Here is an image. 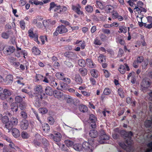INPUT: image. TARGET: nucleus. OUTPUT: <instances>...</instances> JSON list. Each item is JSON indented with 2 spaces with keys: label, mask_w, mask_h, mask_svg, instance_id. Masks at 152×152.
Wrapping results in <instances>:
<instances>
[{
  "label": "nucleus",
  "mask_w": 152,
  "mask_h": 152,
  "mask_svg": "<svg viewBox=\"0 0 152 152\" xmlns=\"http://www.w3.org/2000/svg\"><path fill=\"white\" fill-rule=\"evenodd\" d=\"M126 135L125 136L127 137L128 139L126 140V143L128 145L127 146L124 143L120 142L119 143L120 146L122 148L126 150L128 152H129L130 150V145L132 143V140H131V137L133 135V133L131 132H127L125 131L123 132Z\"/></svg>",
  "instance_id": "nucleus-1"
},
{
  "label": "nucleus",
  "mask_w": 152,
  "mask_h": 152,
  "mask_svg": "<svg viewBox=\"0 0 152 152\" xmlns=\"http://www.w3.org/2000/svg\"><path fill=\"white\" fill-rule=\"evenodd\" d=\"M97 145V144L94 140V139L89 140L88 142H84L82 146L83 150H86L87 152H92L94 148Z\"/></svg>",
  "instance_id": "nucleus-2"
},
{
  "label": "nucleus",
  "mask_w": 152,
  "mask_h": 152,
  "mask_svg": "<svg viewBox=\"0 0 152 152\" xmlns=\"http://www.w3.org/2000/svg\"><path fill=\"white\" fill-rule=\"evenodd\" d=\"M101 133L102 135L99 137L98 140V142L101 144L109 143V142L108 140L109 139V136L105 134L104 130H101Z\"/></svg>",
  "instance_id": "nucleus-3"
},
{
  "label": "nucleus",
  "mask_w": 152,
  "mask_h": 152,
  "mask_svg": "<svg viewBox=\"0 0 152 152\" xmlns=\"http://www.w3.org/2000/svg\"><path fill=\"white\" fill-rule=\"evenodd\" d=\"M72 9L79 15H83V12L81 10V7L79 4L72 5Z\"/></svg>",
  "instance_id": "nucleus-4"
},
{
  "label": "nucleus",
  "mask_w": 152,
  "mask_h": 152,
  "mask_svg": "<svg viewBox=\"0 0 152 152\" xmlns=\"http://www.w3.org/2000/svg\"><path fill=\"white\" fill-rule=\"evenodd\" d=\"M151 83L147 79H144L141 83V89L143 91H145V89L149 87L150 86Z\"/></svg>",
  "instance_id": "nucleus-5"
},
{
  "label": "nucleus",
  "mask_w": 152,
  "mask_h": 152,
  "mask_svg": "<svg viewBox=\"0 0 152 152\" xmlns=\"http://www.w3.org/2000/svg\"><path fill=\"white\" fill-rule=\"evenodd\" d=\"M64 55L73 61H75L77 58L76 54L71 52H66L65 53Z\"/></svg>",
  "instance_id": "nucleus-6"
},
{
  "label": "nucleus",
  "mask_w": 152,
  "mask_h": 152,
  "mask_svg": "<svg viewBox=\"0 0 152 152\" xmlns=\"http://www.w3.org/2000/svg\"><path fill=\"white\" fill-rule=\"evenodd\" d=\"M50 136L53 139L54 141L56 142H59L61 140L62 135L61 134L58 132L54 133V135L51 134Z\"/></svg>",
  "instance_id": "nucleus-7"
},
{
  "label": "nucleus",
  "mask_w": 152,
  "mask_h": 152,
  "mask_svg": "<svg viewBox=\"0 0 152 152\" xmlns=\"http://www.w3.org/2000/svg\"><path fill=\"white\" fill-rule=\"evenodd\" d=\"M3 50L4 53L5 54L9 55L14 52L15 48L13 46H9L7 47L5 49L4 48Z\"/></svg>",
  "instance_id": "nucleus-8"
},
{
  "label": "nucleus",
  "mask_w": 152,
  "mask_h": 152,
  "mask_svg": "<svg viewBox=\"0 0 152 152\" xmlns=\"http://www.w3.org/2000/svg\"><path fill=\"white\" fill-rule=\"evenodd\" d=\"M13 80V76L12 75H7L4 79V82L6 85H10L12 83Z\"/></svg>",
  "instance_id": "nucleus-9"
},
{
  "label": "nucleus",
  "mask_w": 152,
  "mask_h": 152,
  "mask_svg": "<svg viewBox=\"0 0 152 152\" xmlns=\"http://www.w3.org/2000/svg\"><path fill=\"white\" fill-rule=\"evenodd\" d=\"M124 65L125 66L122 65H121L118 69L119 71L122 74H124L126 70L127 71H129L130 70L129 67L126 64H125Z\"/></svg>",
  "instance_id": "nucleus-10"
},
{
  "label": "nucleus",
  "mask_w": 152,
  "mask_h": 152,
  "mask_svg": "<svg viewBox=\"0 0 152 152\" xmlns=\"http://www.w3.org/2000/svg\"><path fill=\"white\" fill-rule=\"evenodd\" d=\"M57 31H58L60 34H62L67 32L68 30L65 26L61 25L57 28Z\"/></svg>",
  "instance_id": "nucleus-11"
},
{
  "label": "nucleus",
  "mask_w": 152,
  "mask_h": 152,
  "mask_svg": "<svg viewBox=\"0 0 152 152\" xmlns=\"http://www.w3.org/2000/svg\"><path fill=\"white\" fill-rule=\"evenodd\" d=\"M89 119L91 122L93 123L91 124V126L92 128H95L96 126V123L97 121L96 117L93 114H92L90 115Z\"/></svg>",
  "instance_id": "nucleus-12"
},
{
  "label": "nucleus",
  "mask_w": 152,
  "mask_h": 152,
  "mask_svg": "<svg viewBox=\"0 0 152 152\" xmlns=\"http://www.w3.org/2000/svg\"><path fill=\"white\" fill-rule=\"evenodd\" d=\"M28 125V121L26 120H24L21 122L20 127L22 129L25 130L27 128Z\"/></svg>",
  "instance_id": "nucleus-13"
},
{
  "label": "nucleus",
  "mask_w": 152,
  "mask_h": 152,
  "mask_svg": "<svg viewBox=\"0 0 152 152\" xmlns=\"http://www.w3.org/2000/svg\"><path fill=\"white\" fill-rule=\"evenodd\" d=\"M45 91L47 95L52 96L53 94L54 91L51 87L47 86L45 89Z\"/></svg>",
  "instance_id": "nucleus-14"
},
{
  "label": "nucleus",
  "mask_w": 152,
  "mask_h": 152,
  "mask_svg": "<svg viewBox=\"0 0 152 152\" xmlns=\"http://www.w3.org/2000/svg\"><path fill=\"white\" fill-rule=\"evenodd\" d=\"M50 23L54 24L55 23V21H50V20H44L43 21V24L45 28H47L49 25Z\"/></svg>",
  "instance_id": "nucleus-15"
},
{
  "label": "nucleus",
  "mask_w": 152,
  "mask_h": 152,
  "mask_svg": "<svg viewBox=\"0 0 152 152\" xmlns=\"http://www.w3.org/2000/svg\"><path fill=\"white\" fill-rule=\"evenodd\" d=\"M90 73L91 75L95 78L98 77L99 76V72L98 71L94 69H91L90 70Z\"/></svg>",
  "instance_id": "nucleus-16"
},
{
  "label": "nucleus",
  "mask_w": 152,
  "mask_h": 152,
  "mask_svg": "<svg viewBox=\"0 0 152 152\" xmlns=\"http://www.w3.org/2000/svg\"><path fill=\"white\" fill-rule=\"evenodd\" d=\"M34 90L37 93L41 94L43 91L42 86L40 85H37L35 86Z\"/></svg>",
  "instance_id": "nucleus-17"
},
{
  "label": "nucleus",
  "mask_w": 152,
  "mask_h": 152,
  "mask_svg": "<svg viewBox=\"0 0 152 152\" xmlns=\"http://www.w3.org/2000/svg\"><path fill=\"white\" fill-rule=\"evenodd\" d=\"M87 66L91 68H93L96 66V65L92 62L91 59H87L86 60Z\"/></svg>",
  "instance_id": "nucleus-18"
},
{
  "label": "nucleus",
  "mask_w": 152,
  "mask_h": 152,
  "mask_svg": "<svg viewBox=\"0 0 152 152\" xmlns=\"http://www.w3.org/2000/svg\"><path fill=\"white\" fill-rule=\"evenodd\" d=\"M11 109L13 111L17 112L18 109V106L16 102L12 103L10 105Z\"/></svg>",
  "instance_id": "nucleus-19"
},
{
  "label": "nucleus",
  "mask_w": 152,
  "mask_h": 152,
  "mask_svg": "<svg viewBox=\"0 0 152 152\" xmlns=\"http://www.w3.org/2000/svg\"><path fill=\"white\" fill-rule=\"evenodd\" d=\"M32 51L33 54L36 55H39L41 53L40 50L35 46L32 48Z\"/></svg>",
  "instance_id": "nucleus-20"
},
{
  "label": "nucleus",
  "mask_w": 152,
  "mask_h": 152,
  "mask_svg": "<svg viewBox=\"0 0 152 152\" xmlns=\"http://www.w3.org/2000/svg\"><path fill=\"white\" fill-rule=\"evenodd\" d=\"M12 134L14 137H17L19 136L20 133L17 129L14 128L12 130Z\"/></svg>",
  "instance_id": "nucleus-21"
},
{
  "label": "nucleus",
  "mask_w": 152,
  "mask_h": 152,
  "mask_svg": "<svg viewBox=\"0 0 152 152\" xmlns=\"http://www.w3.org/2000/svg\"><path fill=\"white\" fill-rule=\"evenodd\" d=\"M89 134L92 138H94L97 136L98 133L94 129H93L90 131Z\"/></svg>",
  "instance_id": "nucleus-22"
},
{
  "label": "nucleus",
  "mask_w": 152,
  "mask_h": 152,
  "mask_svg": "<svg viewBox=\"0 0 152 152\" xmlns=\"http://www.w3.org/2000/svg\"><path fill=\"white\" fill-rule=\"evenodd\" d=\"M73 148L76 151H80L83 150L82 145L80 144H75L73 145Z\"/></svg>",
  "instance_id": "nucleus-23"
},
{
  "label": "nucleus",
  "mask_w": 152,
  "mask_h": 152,
  "mask_svg": "<svg viewBox=\"0 0 152 152\" xmlns=\"http://www.w3.org/2000/svg\"><path fill=\"white\" fill-rule=\"evenodd\" d=\"M105 10L107 13L110 12L114 10V7L111 5H107L105 7Z\"/></svg>",
  "instance_id": "nucleus-24"
},
{
  "label": "nucleus",
  "mask_w": 152,
  "mask_h": 152,
  "mask_svg": "<svg viewBox=\"0 0 152 152\" xmlns=\"http://www.w3.org/2000/svg\"><path fill=\"white\" fill-rule=\"evenodd\" d=\"M53 95L55 97L57 98H60L62 95L60 91L57 90L54 91Z\"/></svg>",
  "instance_id": "nucleus-25"
},
{
  "label": "nucleus",
  "mask_w": 152,
  "mask_h": 152,
  "mask_svg": "<svg viewBox=\"0 0 152 152\" xmlns=\"http://www.w3.org/2000/svg\"><path fill=\"white\" fill-rule=\"evenodd\" d=\"M79 71L80 74L83 76H85L87 74V70L85 68H80L79 69Z\"/></svg>",
  "instance_id": "nucleus-26"
},
{
  "label": "nucleus",
  "mask_w": 152,
  "mask_h": 152,
  "mask_svg": "<svg viewBox=\"0 0 152 152\" xmlns=\"http://www.w3.org/2000/svg\"><path fill=\"white\" fill-rule=\"evenodd\" d=\"M116 42L117 43H119L121 45H123L124 44V42L123 39L122 38L121 36H118L116 37Z\"/></svg>",
  "instance_id": "nucleus-27"
},
{
  "label": "nucleus",
  "mask_w": 152,
  "mask_h": 152,
  "mask_svg": "<svg viewBox=\"0 0 152 152\" xmlns=\"http://www.w3.org/2000/svg\"><path fill=\"white\" fill-rule=\"evenodd\" d=\"M56 77L58 79L61 80H62L64 77V74L62 73L57 72L56 74Z\"/></svg>",
  "instance_id": "nucleus-28"
},
{
  "label": "nucleus",
  "mask_w": 152,
  "mask_h": 152,
  "mask_svg": "<svg viewBox=\"0 0 152 152\" xmlns=\"http://www.w3.org/2000/svg\"><path fill=\"white\" fill-rule=\"evenodd\" d=\"M79 108L80 111L83 113L86 112L88 110L87 107L84 105H80L79 106Z\"/></svg>",
  "instance_id": "nucleus-29"
},
{
  "label": "nucleus",
  "mask_w": 152,
  "mask_h": 152,
  "mask_svg": "<svg viewBox=\"0 0 152 152\" xmlns=\"http://www.w3.org/2000/svg\"><path fill=\"white\" fill-rule=\"evenodd\" d=\"M85 9L86 11L88 13L92 12L94 10L93 7L89 5H86L85 7Z\"/></svg>",
  "instance_id": "nucleus-30"
},
{
  "label": "nucleus",
  "mask_w": 152,
  "mask_h": 152,
  "mask_svg": "<svg viewBox=\"0 0 152 152\" xmlns=\"http://www.w3.org/2000/svg\"><path fill=\"white\" fill-rule=\"evenodd\" d=\"M75 81L78 84H80L82 83V80L80 76L79 75H76L75 77Z\"/></svg>",
  "instance_id": "nucleus-31"
},
{
  "label": "nucleus",
  "mask_w": 152,
  "mask_h": 152,
  "mask_svg": "<svg viewBox=\"0 0 152 152\" xmlns=\"http://www.w3.org/2000/svg\"><path fill=\"white\" fill-rule=\"evenodd\" d=\"M120 31L119 32L126 33L127 31V29L126 27L125 26H121L119 27Z\"/></svg>",
  "instance_id": "nucleus-32"
},
{
  "label": "nucleus",
  "mask_w": 152,
  "mask_h": 152,
  "mask_svg": "<svg viewBox=\"0 0 152 152\" xmlns=\"http://www.w3.org/2000/svg\"><path fill=\"white\" fill-rule=\"evenodd\" d=\"M118 92L121 98H123L124 97V93L123 89L119 88L118 90Z\"/></svg>",
  "instance_id": "nucleus-33"
},
{
  "label": "nucleus",
  "mask_w": 152,
  "mask_h": 152,
  "mask_svg": "<svg viewBox=\"0 0 152 152\" xmlns=\"http://www.w3.org/2000/svg\"><path fill=\"white\" fill-rule=\"evenodd\" d=\"M64 142L66 145L68 147H71L73 146L74 144L73 141L69 140H65Z\"/></svg>",
  "instance_id": "nucleus-34"
},
{
  "label": "nucleus",
  "mask_w": 152,
  "mask_h": 152,
  "mask_svg": "<svg viewBox=\"0 0 152 152\" xmlns=\"http://www.w3.org/2000/svg\"><path fill=\"white\" fill-rule=\"evenodd\" d=\"M13 125H15L17 124L18 123V120L15 117H12L10 119V121Z\"/></svg>",
  "instance_id": "nucleus-35"
},
{
  "label": "nucleus",
  "mask_w": 152,
  "mask_h": 152,
  "mask_svg": "<svg viewBox=\"0 0 152 152\" xmlns=\"http://www.w3.org/2000/svg\"><path fill=\"white\" fill-rule=\"evenodd\" d=\"M3 109L4 110H9L10 109L8 104L6 102L3 103Z\"/></svg>",
  "instance_id": "nucleus-36"
},
{
  "label": "nucleus",
  "mask_w": 152,
  "mask_h": 152,
  "mask_svg": "<svg viewBox=\"0 0 152 152\" xmlns=\"http://www.w3.org/2000/svg\"><path fill=\"white\" fill-rule=\"evenodd\" d=\"M3 94L4 95H5L6 97V96H10L12 94V92L11 91L7 89H5L3 90Z\"/></svg>",
  "instance_id": "nucleus-37"
},
{
  "label": "nucleus",
  "mask_w": 152,
  "mask_h": 152,
  "mask_svg": "<svg viewBox=\"0 0 152 152\" xmlns=\"http://www.w3.org/2000/svg\"><path fill=\"white\" fill-rule=\"evenodd\" d=\"M10 34H9V31H8L7 32H4L2 33L1 34V37H2L5 39H8L9 37Z\"/></svg>",
  "instance_id": "nucleus-38"
},
{
  "label": "nucleus",
  "mask_w": 152,
  "mask_h": 152,
  "mask_svg": "<svg viewBox=\"0 0 152 152\" xmlns=\"http://www.w3.org/2000/svg\"><path fill=\"white\" fill-rule=\"evenodd\" d=\"M43 130L45 132H48L50 129V127L48 124L45 123L42 127Z\"/></svg>",
  "instance_id": "nucleus-39"
},
{
  "label": "nucleus",
  "mask_w": 152,
  "mask_h": 152,
  "mask_svg": "<svg viewBox=\"0 0 152 152\" xmlns=\"http://www.w3.org/2000/svg\"><path fill=\"white\" fill-rule=\"evenodd\" d=\"M67 85L64 83H62L60 84V86L61 87V89L62 91H66L68 90V86Z\"/></svg>",
  "instance_id": "nucleus-40"
},
{
  "label": "nucleus",
  "mask_w": 152,
  "mask_h": 152,
  "mask_svg": "<svg viewBox=\"0 0 152 152\" xmlns=\"http://www.w3.org/2000/svg\"><path fill=\"white\" fill-rule=\"evenodd\" d=\"M78 64L81 67L85 66L86 64L85 61L82 59L78 60Z\"/></svg>",
  "instance_id": "nucleus-41"
},
{
  "label": "nucleus",
  "mask_w": 152,
  "mask_h": 152,
  "mask_svg": "<svg viewBox=\"0 0 152 152\" xmlns=\"http://www.w3.org/2000/svg\"><path fill=\"white\" fill-rule=\"evenodd\" d=\"M4 90L3 89L0 87V97L1 99L4 100L6 99V97L5 95H4L3 94Z\"/></svg>",
  "instance_id": "nucleus-42"
},
{
  "label": "nucleus",
  "mask_w": 152,
  "mask_h": 152,
  "mask_svg": "<svg viewBox=\"0 0 152 152\" xmlns=\"http://www.w3.org/2000/svg\"><path fill=\"white\" fill-rule=\"evenodd\" d=\"M13 125L9 121L5 125L6 128L8 130H11L13 128Z\"/></svg>",
  "instance_id": "nucleus-43"
},
{
  "label": "nucleus",
  "mask_w": 152,
  "mask_h": 152,
  "mask_svg": "<svg viewBox=\"0 0 152 152\" xmlns=\"http://www.w3.org/2000/svg\"><path fill=\"white\" fill-rule=\"evenodd\" d=\"M28 36L31 38H33L36 34H34L33 30L32 28L30 29L28 31Z\"/></svg>",
  "instance_id": "nucleus-44"
},
{
  "label": "nucleus",
  "mask_w": 152,
  "mask_h": 152,
  "mask_svg": "<svg viewBox=\"0 0 152 152\" xmlns=\"http://www.w3.org/2000/svg\"><path fill=\"white\" fill-rule=\"evenodd\" d=\"M9 119L8 117L6 116H3L2 118V121L3 123H4L6 124V123H8V122H9Z\"/></svg>",
  "instance_id": "nucleus-45"
},
{
  "label": "nucleus",
  "mask_w": 152,
  "mask_h": 152,
  "mask_svg": "<svg viewBox=\"0 0 152 152\" xmlns=\"http://www.w3.org/2000/svg\"><path fill=\"white\" fill-rule=\"evenodd\" d=\"M35 82H37L38 81L42 80L43 76L41 75L37 74L35 76Z\"/></svg>",
  "instance_id": "nucleus-46"
},
{
  "label": "nucleus",
  "mask_w": 152,
  "mask_h": 152,
  "mask_svg": "<svg viewBox=\"0 0 152 152\" xmlns=\"http://www.w3.org/2000/svg\"><path fill=\"white\" fill-rule=\"evenodd\" d=\"M112 92V91L109 88H105L103 91V93L105 95H109Z\"/></svg>",
  "instance_id": "nucleus-47"
},
{
  "label": "nucleus",
  "mask_w": 152,
  "mask_h": 152,
  "mask_svg": "<svg viewBox=\"0 0 152 152\" xmlns=\"http://www.w3.org/2000/svg\"><path fill=\"white\" fill-rule=\"evenodd\" d=\"M39 112L42 114H44L48 112V110L45 108H40L39 109Z\"/></svg>",
  "instance_id": "nucleus-48"
},
{
  "label": "nucleus",
  "mask_w": 152,
  "mask_h": 152,
  "mask_svg": "<svg viewBox=\"0 0 152 152\" xmlns=\"http://www.w3.org/2000/svg\"><path fill=\"white\" fill-rule=\"evenodd\" d=\"M98 60L100 62H102L105 61V57L102 55H101L98 58Z\"/></svg>",
  "instance_id": "nucleus-49"
},
{
  "label": "nucleus",
  "mask_w": 152,
  "mask_h": 152,
  "mask_svg": "<svg viewBox=\"0 0 152 152\" xmlns=\"http://www.w3.org/2000/svg\"><path fill=\"white\" fill-rule=\"evenodd\" d=\"M148 63V59L145 60L142 64V67L143 69H145L147 67Z\"/></svg>",
  "instance_id": "nucleus-50"
},
{
  "label": "nucleus",
  "mask_w": 152,
  "mask_h": 152,
  "mask_svg": "<svg viewBox=\"0 0 152 152\" xmlns=\"http://www.w3.org/2000/svg\"><path fill=\"white\" fill-rule=\"evenodd\" d=\"M67 8L65 6L61 7V10L60 11H58L59 14H62L64 13L65 12L67 11Z\"/></svg>",
  "instance_id": "nucleus-51"
},
{
  "label": "nucleus",
  "mask_w": 152,
  "mask_h": 152,
  "mask_svg": "<svg viewBox=\"0 0 152 152\" xmlns=\"http://www.w3.org/2000/svg\"><path fill=\"white\" fill-rule=\"evenodd\" d=\"M21 136L23 139H27L29 137V135L26 132H23L21 134Z\"/></svg>",
  "instance_id": "nucleus-52"
},
{
  "label": "nucleus",
  "mask_w": 152,
  "mask_h": 152,
  "mask_svg": "<svg viewBox=\"0 0 152 152\" xmlns=\"http://www.w3.org/2000/svg\"><path fill=\"white\" fill-rule=\"evenodd\" d=\"M29 2L31 4H32L33 3L34 4L36 5L40 4V5H42L43 3L41 1H39L37 0H34L33 2L31 1H30Z\"/></svg>",
  "instance_id": "nucleus-53"
},
{
  "label": "nucleus",
  "mask_w": 152,
  "mask_h": 152,
  "mask_svg": "<svg viewBox=\"0 0 152 152\" xmlns=\"http://www.w3.org/2000/svg\"><path fill=\"white\" fill-rule=\"evenodd\" d=\"M40 39L43 44L45 43V40L47 41V37L46 36H41L40 37Z\"/></svg>",
  "instance_id": "nucleus-54"
},
{
  "label": "nucleus",
  "mask_w": 152,
  "mask_h": 152,
  "mask_svg": "<svg viewBox=\"0 0 152 152\" xmlns=\"http://www.w3.org/2000/svg\"><path fill=\"white\" fill-rule=\"evenodd\" d=\"M48 123L50 125H53L54 123V120L53 117L51 116H50L48 118Z\"/></svg>",
  "instance_id": "nucleus-55"
},
{
  "label": "nucleus",
  "mask_w": 152,
  "mask_h": 152,
  "mask_svg": "<svg viewBox=\"0 0 152 152\" xmlns=\"http://www.w3.org/2000/svg\"><path fill=\"white\" fill-rule=\"evenodd\" d=\"M62 80L65 82L67 85L71 83V80L69 78H65L64 77Z\"/></svg>",
  "instance_id": "nucleus-56"
},
{
  "label": "nucleus",
  "mask_w": 152,
  "mask_h": 152,
  "mask_svg": "<svg viewBox=\"0 0 152 152\" xmlns=\"http://www.w3.org/2000/svg\"><path fill=\"white\" fill-rule=\"evenodd\" d=\"M147 146L149 148L145 152H152V142L148 143Z\"/></svg>",
  "instance_id": "nucleus-57"
},
{
  "label": "nucleus",
  "mask_w": 152,
  "mask_h": 152,
  "mask_svg": "<svg viewBox=\"0 0 152 152\" xmlns=\"http://www.w3.org/2000/svg\"><path fill=\"white\" fill-rule=\"evenodd\" d=\"M22 98L19 96H17L15 98V100L16 103H19L22 101Z\"/></svg>",
  "instance_id": "nucleus-58"
},
{
  "label": "nucleus",
  "mask_w": 152,
  "mask_h": 152,
  "mask_svg": "<svg viewBox=\"0 0 152 152\" xmlns=\"http://www.w3.org/2000/svg\"><path fill=\"white\" fill-rule=\"evenodd\" d=\"M26 104L25 102H23L20 104L19 107L21 110H23L26 108Z\"/></svg>",
  "instance_id": "nucleus-59"
},
{
  "label": "nucleus",
  "mask_w": 152,
  "mask_h": 152,
  "mask_svg": "<svg viewBox=\"0 0 152 152\" xmlns=\"http://www.w3.org/2000/svg\"><path fill=\"white\" fill-rule=\"evenodd\" d=\"M57 5V4H56L54 2H52L50 4V7L49 8V10L50 11L52 9H53L54 10Z\"/></svg>",
  "instance_id": "nucleus-60"
},
{
  "label": "nucleus",
  "mask_w": 152,
  "mask_h": 152,
  "mask_svg": "<svg viewBox=\"0 0 152 152\" xmlns=\"http://www.w3.org/2000/svg\"><path fill=\"white\" fill-rule=\"evenodd\" d=\"M20 28L22 29H24L26 27L25 23L24 21L21 20L20 22Z\"/></svg>",
  "instance_id": "nucleus-61"
},
{
  "label": "nucleus",
  "mask_w": 152,
  "mask_h": 152,
  "mask_svg": "<svg viewBox=\"0 0 152 152\" xmlns=\"http://www.w3.org/2000/svg\"><path fill=\"white\" fill-rule=\"evenodd\" d=\"M137 0H127V3L131 7H133L135 4L133 2L136 1Z\"/></svg>",
  "instance_id": "nucleus-62"
},
{
  "label": "nucleus",
  "mask_w": 152,
  "mask_h": 152,
  "mask_svg": "<svg viewBox=\"0 0 152 152\" xmlns=\"http://www.w3.org/2000/svg\"><path fill=\"white\" fill-rule=\"evenodd\" d=\"M97 7L101 9H103L104 8V6L102 4V3L99 1L97 2Z\"/></svg>",
  "instance_id": "nucleus-63"
},
{
  "label": "nucleus",
  "mask_w": 152,
  "mask_h": 152,
  "mask_svg": "<svg viewBox=\"0 0 152 152\" xmlns=\"http://www.w3.org/2000/svg\"><path fill=\"white\" fill-rule=\"evenodd\" d=\"M21 115L22 118L26 119L27 118L28 115L27 113L25 111H22L21 113Z\"/></svg>",
  "instance_id": "nucleus-64"
}]
</instances>
